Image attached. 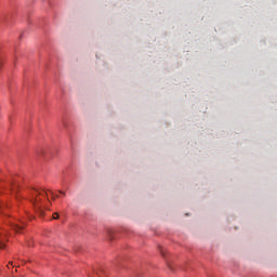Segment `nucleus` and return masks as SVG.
Wrapping results in <instances>:
<instances>
[{
    "instance_id": "nucleus-1",
    "label": "nucleus",
    "mask_w": 277,
    "mask_h": 277,
    "mask_svg": "<svg viewBox=\"0 0 277 277\" xmlns=\"http://www.w3.org/2000/svg\"><path fill=\"white\" fill-rule=\"evenodd\" d=\"M30 202L35 207L36 213L44 215V210H42V198H49V193L45 190H39L36 188L30 189Z\"/></svg>"
},
{
    "instance_id": "nucleus-2",
    "label": "nucleus",
    "mask_w": 277,
    "mask_h": 277,
    "mask_svg": "<svg viewBox=\"0 0 277 277\" xmlns=\"http://www.w3.org/2000/svg\"><path fill=\"white\" fill-rule=\"evenodd\" d=\"M8 188V192H12L13 194L18 193V180L16 177L9 179L6 182H0V194L1 189Z\"/></svg>"
},
{
    "instance_id": "nucleus-3",
    "label": "nucleus",
    "mask_w": 277,
    "mask_h": 277,
    "mask_svg": "<svg viewBox=\"0 0 277 277\" xmlns=\"http://www.w3.org/2000/svg\"><path fill=\"white\" fill-rule=\"evenodd\" d=\"M10 227L12 228V230H14L15 233H21L23 230V228H25L24 225H18V223H14L12 221L9 222Z\"/></svg>"
},
{
    "instance_id": "nucleus-4",
    "label": "nucleus",
    "mask_w": 277,
    "mask_h": 277,
    "mask_svg": "<svg viewBox=\"0 0 277 277\" xmlns=\"http://www.w3.org/2000/svg\"><path fill=\"white\" fill-rule=\"evenodd\" d=\"M8 205H5L3 201H0V211L3 213V209H5Z\"/></svg>"
},
{
    "instance_id": "nucleus-5",
    "label": "nucleus",
    "mask_w": 277,
    "mask_h": 277,
    "mask_svg": "<svg viewBox=\"0 0 277 277\" xmlns=\"http://www.w3.org/2000/svg\"><path fill=\"white\" fill-rule=\"evenodd\" d=\"M50 194H51L53 200H55V198H58V197H60V196L53 194V192H51V190H50Z\"/></svg>"
},
{
    "instance_id": "nucleus-6",
    "label": "nucleus",
    "mask_w": 277,
    "mask_h": 277,
    "mask_svg": "<svg viewBox=\"0 0 277 277\" xmlns=\"http://www.w3.org/2000/svg\"><path fill=\"white\" fill-rule=\"evenodd\" d=\"M58 217H60V214H57V213L53 214V220H57Z\"/></svg>"
},
{
    "instance_id": "nucleus-7",
    "label": "nucleus",
    "mask_w": 277,
    "mask_h": 277,
    "mask_svg": "<svg viewBox=\"0 0 277 277\" xmlns=\"http://www.w3.org/2000/svg\"><path fill=\"white\" fill-rule=\"evenodd\" d=\"M60 194H63V196H66V193L60 192Z\"/></svg>"
},
{
    "instance_id": "nucleus-8",
    "label": "nucleus",
    "mask_w": 277,
    "mask_h": 277,
    "mask_svg": "<svg viewBox=\"0 0 277 277\" xmlns=\"http://www.w3.org/2000/svg\"><path fill=\"white\" fill-rule=\"evenodd\" d=\"M169 268L171 269V272H172V266L171 265H169Z\"/></svg>"
}]
</instances>
